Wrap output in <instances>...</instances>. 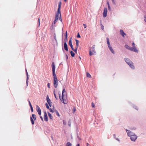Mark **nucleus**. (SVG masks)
Listing matches in <instances>:
<instances>
[{"instance_id":"obj_41","label":"nucleus","mask_w":146,"mask_h":146,"mask_svg":"<svg viewBox=\"0 0 146 146\" xmlns=\"http://www.w3.org/2000/svg\"><path fill=\"white\" fill-rule=\"evenodd\" d=\"M54 97L56 99H57V98L56 97V95L55 94V93L54 92Z\"/></svg>"},{"instance_id":"obj_3","label":"nucleus","mask_w":146,"mask_h":146,"mask_svg":"<svg viewBox=\"0 0 146 146\" xmlns=\"http://www.w3.org/2000/svg\"><path fill=\"white\" fill-rule=\"evenodd\" d=\"M61 3L60 1L58 3V8L57 12L56 14L55 18L56 19H58L59 15L60 14H61L60 10L61 8Z\"/></svg>"},{"instance_id":"obj_11","label":"nucleus","mask_w":146,"mask_h":146,"mask_svg":"<svg viewBox=\"0 0 146 146\" xmlns=\"http://www.w3.org/2000/svg\"><path fill=\"white\" fill-rule=\"evenodd\" d=\"M44 119L45 121H48V118L47 117V114L46 111L44 112Z\"/></svg>"},{"instance_id":"obj_4","label":"nucleus","mask_w":146,"mask_h":146,"mask_svg":"<svg viewBox=\"0 0 146 146\" xmlns=\"http://www.w3.org/2000/svg\"><path fill=\"white\" fill-rule=\"evenodd\" d=\"M59 98L61 101L64 104H66L68 102L66 96H62V97H61L60 95Z\"/></svg>"},{"instance_id":"obj_42","label":"nucleus","mask_w":146,"mask_h":146,"mask_svg":"<svg viewBox=\"0 0 146 146\" xmlns=\"http://www.w3.org/2000/svg\"><path fill=\"white\" fill-rule=\"evenodd\" d=\"M112 2L114 4H115V0H112Z\"/></svg>"},{"instance_id":"obj_21","label":"nucleus","mask_w":146,"mask_h":146,"mask_svg":"<svg viewBox=\"0 0 146 146\" xmlns=\"http://www.w3.org/2000/svg\"><path fill=\"white\" fill-rule=\"evenodd\" d=\"M70 53L72 57H73L74 56L75 54L72 51H71Z\"/></svg>"},{"instance_id":"obj_57","label":"nucleus","mask_w":146,"mask_h":146,"mask_svg":"<svg viewBox=\"0 0 146 146\" xmlns=\"http://www.w3.org/2000/svg\"><path fill=\"white\" fill-rule=\"evenodd\" d=\"M38 23H39V26L40 25V19L39 18L38 19Z\"/></svg>"},{"instance_id":"obj_59","label":"nucleus","mask_w":146,"mask_h":146,"mask_svg":"<svg viewBox=\"0 0 146 146\" xmlns=\"http://www.w3.org/2000/svg\"><path fill=\"white\" fill-rule=\"evenodd\" d=\"M107 4H108V5H110V4H109V3L108 2Z\"/></svg>"},{"instance_id":"obj_48","label":"nucleus","mask_w":146,"mask_h":146,"mask_svg":"<svg viewBox=\"0 0 146 146\" xmlns=\"http://www.w3.org/2000/svg\"><path fill=\"white\" fill-rule=\"evenodd\" d=\"M83 25L84 26V28H86V27L87 26L85 24H83Z\"/></svg>"},{"instance_id":"obj_7","label":"nucleus","mask_w":146,"mask_h":146,"mask_svg":"<svg viewBox=\"0 0 146 146\" xmlns=\"http://www.w3.org/2000/svg\"><path fill=\"white\" fill-rule=\"evenodd\" d=\"M46 100L50 106L51 107L52 106V102H51V100L49 99L48 95H47L46 96Z\"/></svg>"},{"instance_id":"obj_50","label":"nucleus","mask_w":146,"mask_h":146,"mask_svg":"<svg viewBox=\"0 0 146 146\" xmlns=\"http://www.w3.org/2000/svg\"><path fill=\"white\" fill-rule=\"evenodd\" d=\"M108 45V46L109 48H111V45H110V44H109V45Z\"/></svg>"},{"instance_id":"obj_32","label":"nucleus","mask_w":146,"mask_h":146,"mask_svg":"<svg viewBox=\"0 0 146 146\" xmlns=\"http://www.w3.org/2000/svg\"><path fill=\"white\" fill-rule=\"evenodd\" d=\"M66 92V90L65 89H63L62 91V96H64V93Z\"/></svg>"},{"instance_id":"obj_44","label":"nucleus","mask_w":146,"mask_h":146,"mask_svg":"<svg viewBox=\"0 0 146 146\" xmlns=\"http://www.w3.org/2000/svg\"><path fill=\"white\" fill-rule=\"evenodd\" d=\"M50 83H48L47 84V86L49 88H50Z\"/></svg>"},{"instance_id":"obj_37","label":"nucleus","mask_w":146,"mask_h":146,"mask_svg":"<svg viewBox=\"0 0 146 146\" xmlns=\"http://www.w3.org/2000/svg\"><path fill=\"white\" fill-rule=\"evenodd\" d=\"M59 20L61 21H62V19L61 18V14H60V15Z\"/></svg>"},{"instance_id":"obj_27","label":"nucleus","mask_w":146,"mask_h":146,"mask_svg":"<svg viewBox=\"0 0 146 146\" xmlns=\"http://www.w3.org/2000/svg\"><path fill=\"white\" fill-rule=\"evenodd\" d=\"M76 46L75 48H78V43H79V41H78V40L76 39Z\"/></svg>"},{"instance_id":"obj_60","label":"nucleus","mask_w":146,"mask_h":146,"mask_svg":"<svg viewBox=\"0 0 146 146\" xmlns=\"http://www.w3.org/2000/svg\"><path fill=\"white\" fill-rule=\"evenodd\" d=\"M76 146H80V145L79 144H78L76 145Z\"/></svg>"},{"instance_id":"obj_49","label":"nucleus","mask_w":146,"mask_h":146,"mask_svg":"<svg viewBox=\"0 0 146 146\" xmlns=\"http://www.w3.org/2000/svg\"><path fill=\"white\" fill-rule=\"evenodd\" d=\"M28 102H29V106H30L31 105V103L29 100H28Z\"/></svg>"},{"instance_id":"obj_19","label":"nucleus","mask_w":146,"mask_h":146,"mask_svg":"<svg viewBox=\"0 0 146 146\" xmlns=\"http://www.w3.org/2000/svg\"><path fill=\"white\" fill-rule=\"evenodd\" d=\"M109 49L110 51L111 52V53H112L113 54H114L115 53V52L112 49V47L109 48Z\"/></svg>"},{"instance_id":"obj_20","label":"nucleus","mask_w":146,"mask_h":146,"mask_svg":"<svg viewBox=\"0 0 146 146\" xmlns=\"http://www.w3.org/2000/svg\"><path fill=\"white\" fill-rule=\"evenodd\" d=\"M138 50L136 49L135 46H134V47H133V51L137 52H138Z\"/></svg>"},{"instance_id":"obj_28","label":"nucleus","mask_w":146,"mask_h":146,"mask_svg":"<svg viewBox=\"0 0 146 146\" xmlns=\"http://www.w3.org/2000/svg\"><path fill=\"white\" fill-rule=\"evenodd\" d=\"M106 40L108 45H109V44H110V42L109 41V39L107 37L106 38Z\"/></svg>"},{"instance_id":"obj_31","label":"nucleus","mask_w":146,"mask_h":146,"mask_svg":"<svg viewBox=\"0 0 146 146\" xmlns=\"http://www.w3.org/2000/svg\"><path fill=\"white\" fill-rule=\"evenodd\" d=\"M68 124L69 126H70V127L71 126V122L70 120H69L68 122Z\"/></svg>"},{"instance_id":"obj_10","label":"nucleus","mask_w":146,"mask_h":146,"mask_svg":"<svg viewBox=\"0 0 146 146\" xmlns=\"http://www.w3.org/2000/svg\"><path fill=\"white\" fill-rule=\"evenodd\" d=\"M25 70H26V76H27V79H26V83L27 86L28 85V82H29V81H28V80H29V75H28V73L27 70L26 68L25 69Z\"/></svg>"},{"instance_id":"obj_62","label":"nucleus","mask_w":146,"mask_h":146,"mask_svg":"<svg viewBox=\"0 0 146 146\" xmlns=\"http://www.w3.org/2000/svg\"><path fill=\"white\" fill-rule=\"evenodd\" d=\"M66 0H64V1L65 2H66Z\"/></svg>"},{"instance_id":"obj_40","label":"nucleus","mask_w":146,"mask_h":146,"mask_svg":"<svg viewBox=\"0 0 146 146\" xmlns=\"http://www.w3.org/2000/svg\"><path fill=\"white\" fill-rule=\"evenodd\" d=\"M77 37L78 38H80V36L79 33H78V34L77 35Z\"/></svg>"},{"instance_id":"obj_54","label":"nucleus","mask_w":146,"mask_h":146,"mask_svg":"<svg viewBox=\"0 0 146 146\" xmlns=\"http://www.w3.org/2000/svg\"><path fill=\"white\" fill-rule=\"evenodd\" d=\"M132 44L133 45V47H134V46H135V43L134 42H133Z\"/></svg>"},{"instance_id":"obj_24","label":"nucleus","mask_w":146,"mask_h":146,"mask_svg":"<svg viewBox=\"0 0 146 146\" xmlns=\"http://www.w3.org/2000/svg\"><path fill=\"white\" fill-rule=\"evenodd\" d=\"M53 36H54V39H55L56 42L57 43V39H56V35L55 33H54V34Z\"/></svg>"},{"instance_id":"obj_58","label":"nucleus","mask_w":146,"mask_h":146,"mask_svg":"<svg viewBox=\"0 0 146 146\" xmlns=\"http://www.w3.org/2000/svg\"><path fill=\"white\" fill-rule=\"evenodd\" d=\"M86 146H89V144L88 143H87L86 144Z\"/></svg>"},{"instance_id":"obj_8","label":"nucleus","mask_w":146,"mask_h":146,"mask_svg":"<svg viewBox=\"0 0 146 146\" xmlns=\"http://www.w3.org/2000/svg\"><path fill=\"white\" fill-rule=\"evenodd\" d=\"M107 12V9L106 8H105L104 9V11L103 13V17H106Z\"/></svg>"},{"instance_id":"obj_14","label":"nucleus","mask_w":146,"mask_h":146,"mask_svg":"<svg viewBox=\"0 0 146 146\" xmlns=\"http://www.w3.org/2000/svg\"><path fill=\"white\" fill-rule=\"evenodd\" d=\"M64 47L65 50L66 51H68V46L66 42H65L64 44Z\"/></svg>"},{"instance_id":"obj_56","label":"nucleus","mask_w":146,"mask_h":146,"mask_svg":"<svg viewBox=\"0 0 146 146\" xmlns=\"http://www.w3.org/2000/svg\"><path fill=\"white\" fill-rule=\"evenodd\" d=\"M66 59H68V56L67 54L66 55Z\"/></svg>"},{"instance_id":"obj_61","label":"nucleus","mask_w":146,"mask_h":146,"mask_svg":"<svg viewBox=\"0 0 146 146\" xmlns=\"http://www.w3.org/2000/svg\"><path fill=\"white\" fill-rule=\"evenodd\" d=\"M30 106V108H31L32 107H33L32 105Z\"/></svg>"},{"instance_id":"obj_38","label":"nucleus","mask_w":146,"mask_h":146,"mask_svg":"<svg viewBox=\"0 0 146 146\" xmlns=\"http://www.w3.org/2000/svg\"><path fill=\"white\" fill-rule=\"evenodd\" d=\"M49 109V110L50 111V112H54V111H53V110L51 108H49V109Z\"/></svg>"},{"instance_id":"obj_6","label":"nucleus","mask_w":146,"mask_h":146,"mask_svg":"<svg viewBox=\"0 0 146 146\" xmlns=\"http://www.w3.org/2000/svg\"><path fill=\"white\" fill-rule=\"evenodd\" d=\"M51 66L52 68V75H55V74H55V66L53 62L52 63Z\"/></svg>"},{"instance_id":"obj_12","label":"nucleus","mask_w":146,"mask_h":146,"mask_svg":"<svg viewBox=\"0 0 146 146\" xmlns=\"http://www.w3.org/2000/svg\"><path fill=\"white\" fill-rule=\"evenodd\" d=\"M132 69H134L135 68V67L133 65V63L132 62H129V63H128L127 64Z\"/></svg>"},{"instance_id":"obj_15","label":"nucleus","mask_w":146,"mask_h":146,"mask_svg":"<svg viewBox=\"0 0 146 146\" xmlns=\"http://www.w3.org/2000/svg\"><path fill=\"white\" fill-rule=\"evenodd\" d=\"M120 33L121 35L123 37H124V35H126V34L121 29L120 30Z\"/></svg>"},{"instance_id":"obj_35","label":"nucleus","mask_w":146,"mask_h":146,"mask_svg":"<svg viewBox=\"0 0 146 146\" xmlns=\"http://www.w3.org/2000/svg\"><path fill=\"white\" fill-rule=\"evenodd\" d=\"M58 19H56L55 18V19L54 21V24H55L56 22L58 21Z\"/></svg>"},{"instance_id":"obj_30","label":"nucleus","mask_w":146,"mask_h":146,"mask_svg":"<svg viewBox=\"0 0 146 146\" xmlns=\"http://www.w3.org/2000/svg\"><path fill=\"white\" fill-rule=\"evenodd\" d=\"M77 48H75V49H74L73 48V49H72L73 51H74L76 53H77Z\"/></svg>"},{"instance_id":"obj_64","label":"nucleus","mask_w":146,"mask_h":146,"mask_svg":"<svg viewBox=\"0 0 146 146\" xmlns=\"http://www.w3.org/2000/svg\"><path fill=\"white\" fill-rule=\"evenodd\" d=\"M76 110V109H75V110H74V111Z\"/></svg>"},{"instance_id":"obj_9","label":"nucleus","mask_w":146,"mask_h":146,"mask_svg":"<svg viewBox=\"0 0 146 146\" xmlns=\"http://www.w3.org/2000/svg\"><path fill=\"white\" fill-rule=\"evenodd\" d=\"M36 110L38 114L39 115H41V110L39 107L37 105L36 106Z\"/></svg>"},{"instance_id":"obj_18","label":"nucleus","mask_w":146,"mask_h":146,"mask_svg":"<svg viewBox=\"0 0 146 146\" xmlns=\"http://www.w3.org/2000/svg\"><path fill=\"white\" fill-rule=\"evenodd\" d=\"M67 31H66L65 33V38H64V40L66 41L67 40L68 38H67Z\"/></svg>"},{"instance_id":"obj_53","label":"nucleus","mask_w":146,"mask_h":146,"mask_svg":"<svg viewBox=\"0 0 146 146\" xmlns=\"http://www.w3.org/2000/svg\"><path fill=\"white\" fill-rule=\"evenodd\" d=\"M63 123L64 125H66V122L64 121H63Z\"/></svg>"},{"instance_id":"obj_47","label":"nucleus","mask_w":146,"mask_h":146,"mask_svg":"<svg viewBox=\"0 0 146 146\" xmlns=\"http://www.w3.org/2000/svg\"><path fill=\"white\" fill-rule=\"evenodd\" d=\"M101 29H104V26H103V25H102V24L101 25Z\"/></svg>"},{"instance_id":"obj_26","label":"nucleus","mask_w":146,"mask_h":146,"mask_svg":"<svg viewBox=\"0 0 146 146\" xmlns=\"http://www.w3.org/2000/svg\"><path fill=\"white\" fill-rule=\"evenodd\" d=\"M125 48H126V49H127L129 50V49H130V47L129 46H128L127 45H125Z\"/></svg>"},{"instance_id":"obj_51","label":"nucleus","mask_w":146,"mask_h":146,"mask_svg":"<svg viewBox=\"0 0 146 146\" xmlns=\"http://www.w3.org/2000/svg\"><path fill=\"white\" fill-rule=\"evenodd\" d=\"M31 111L32 112H33V107H32L31 108Z\"/></svg>"},{"instance_id":"obj_36","label":"nucleus","mask_w":146,"mask_h":146,"mask_svg":"<svg viewBox=\"0 0 146 146\" xmlns=\"http://www.w3.org/2000/svg\"><path fill=\"white\" fill-rule=\"evenodd\" d=\"M133 108L135 109L136 110H138V108L136 106H134Z\"/></svg>"},{"instance_id":"obj_34","label":"nucleus","mask_w":146,"mask_h":146,"mask_svg":"<svg viewBox=\"0 0 146 146\" xmlns=\"http://www.w3.org/2000/svg\"><path fill=\"white\" fill-rule=\"evenodd\" d=\"M45 106H46V107L47 109H49V106L48 104L47 103H46L45 104Z\"/></svg>"},{"instance_id":"obj_33","label":"nucleus","mask_w":146,"mask_h":146,"mask_svg":"<svg viewBox=\"0 0 146 146\" xmlns=\"http://www.w3.org/2000/svg\"><path fill=\"white\" fill-rule=\"evenodd\" d=\"M56 115L58 116H60V114L58 112V111H57V110H56Z\"/></svg>"},{"instance_id":"obj_55","label":"nucleus","mask_w":146,"mask_h":146,"mask_svg":"<svg viewBox=\"0 0 146 146\" xmlns=\"http://www.w3.org/2000/svg\"><path fill=\"white\" fill-rule=\"evenodd\" d=\"M113 136L114 138L115 139L116 138L115 137V134H114L113 135Z\"/></svg>"},{"instance_id":"obj_16","label":"nucleus","mask_w":146,"mask_h":146,"mask_svg":"<svg viewBox=\"0 0 146 146\" xmlns=\"http://www.w3.org/2000/svg\"><path fill=\"white\" fill-rule=\"evenodd\" d=\"M124 60H125V62H126L127 64H128V63H129V62H131V61L130 60V59H129L128 58H125Z\"/></svg>"},{"instance_id":"obj_1","label":"nucleus","mask_w":146,"mask_h":146,"mask_svg":"<svg viewBox=\"0 0 146 146\" xmlns=\"http://www.w3.org/2000/svg\"><path fill=\"white\" fill-rule=\"evenodd\" d=\"M126 131L127 134V135L130 137L131 141H135L137 138V136L129 130L126 129Z\"/></svg>"},{"instance_id":"obj_52","label":"nucleus","mask_w":146,"mask_h":146,"mask_svg":"<svg viewBox=\"0 0 146 146\" xmlns=\"http://www.w3.org/2000/svg\"><path fill=\"white\" fill-rule=\"evenodd\" d=\"M40 117L41 119V120L42 121H43V118L41 116H40Z\"/></svg>"},{"instance_id":"obj_43","label":"nucleus","mask_w":146,"mask_h":146,"mask_svg":"<svg viewBox=\"0 0 146 146\" xmlns=\"http://www.w3.org/2000/svg\"><path fill=\"white\" fill-rule=\"evenodd\" d=\"M133 47H130V48L129 49L130 50L133 51Z\"/></svg>"},{"instance_id":"obj_63","label":"nucleus","mask_w":146,"mask_h":146,"mask_svg":"<svg viewBox=\"0 0 146 146\" xmlns=\"http://www.w3.org/2000/svg\"><path fill=\"white\" fill-rule=\"evenodd\" d=\"M53 23L52 24V26L53 25Z\"/></svg>"},{"instance_id":"obj_5","label":"nucleus","mask_w":146,"mask_h":146,"mask_svg":"<svg viewBox=\"0 0 146 146\" xmlns=\"http://www.w3.org/2000/svg\"><path fill=\"white\" fill-rule=\"evenodd\" d=\"M54 76V86L55 88H56L58 84V81L56 74L53 75Z\"/></svg>"},{"instance_id":"obj_29","label":"nucleus","mask_w":146,"mask_h":146,"mask_svg":"<svg viewBox=\"0 0 146 146\" xmlns=\"http://www.w3.org/2000/svg\"><path fill=\"white\" fill-rule=\"evenodd\" d=\"M66 146H72V144L70 142H68L66 145Z\"/></svg>"},{"instance_id":"obj_17","label":"nucleus","mask_w":146,"mask_h":146,"mask_svg":"<svg viewBox=\"0 0 146 146\" xmlns=\"http://www.w3.org/2000/svg\"><path fill=\"white\" fill-rule=\"evenodd\" d=\"M30 118L32 124V125H34L35 123L34 121L33 120L34 119L32 118V117H30Z\"/></svg>"},{"instance_id":"obj_22","label":"nucleus","mask_w":146,"mask_h":146,"mask_svg":"<svg viewBox=\"0 0 146 146\" xmlns=\"http://www.w3.org/2000/svg\"><path fill=\"white\" fill-rule=\"evenodd\" d=\"M48 116H49V118L50 119H52V116L51 114L49 112H48Z\"/></svg>"},{"instance_id":"obj_23","label":"nucleus","mask_w":146,"mask_h":146,"mask_svg":"<svg viewBox=\"0 0 146 146\" xmlns=\"http://www.w3.org/2000/svg\"><path fill=\"white\" fill-rule=\"evenodd\" d=\"M32 118L34 119V120H35L36 119V115L34 114H32Z\"/></svg>"},{"instance_id":"obj_25","label":"nucleus","mask_w":146,"mask_h":146,"mask_svg":"<svg viewBox=\"0 0 146 146\" xmlns=\"http://www.w3.org/2000/svg\"><path fill=\"white\" fill-rule=\"evenodd\" d=\"M86 76L87 77H88L90 78H92L91 75L88 72L86 73Z\"/></svg>"},{"instance_id":"obj_39","label":"nucleus","mask_w":146,"mask_h":146,"mask_svg":"<svg viewBox=\"0 0 146 146\" xmlns=\"http://www.w3.org/2000/svg\"><path fill=\"white\" fill-rule=\"evenodd\" d=\"M92 106L93 108H94L95 107V105L93 102L92 103Z\"/></svg>"},{"instance_id":"obj_45","label":"nucleus","mask_w":146,"mask_h":146,"mask_svg":"<svg viewBox=\"0 0 146 146\" xmlns=\"http://www.w3.org/2000/svg\"><path fill=\"white\" fill-rule=\"evenodd\" d=\"M115 139L117 140V141L118 142H120V140L118 139V138H116Z\"/></svg>"},{"instance_id":"obj_13","label":"nucleus","mask_w":146,"mask_h":146,"mask_svg":"<svg viewBox=\"0 0 146 146\" xmlns=\"http://www.w3.org/2000/svg\"><path fill=\"white\" fill-rule=\"evenodd\" d=\"M72 38H70V40H69V45L71 47L72 49H73V46L72 45Z\"/></svg>"},{"instance_id":"obj_46","label":"nucleus","mask_w":146,"mask_h":146,"mask_svg":"<svg viewBox=\"0 0 146 146\" xmlns=\"http://www.w3.org/2000/svg\"><path fill=\"white\" fill-rule=\"evenodd\" d=\"M108 9L109 10H111V7L110 6V5H108Z\"/></svg>"},{"instance_id":"obj_2","label":"nucleus","mask_w":146,"mask_h":146,"mask_svg":"<svg viewBox=\"0 0 146 146\" xmlns=\"http://www.w3.org/2000/svg\"><path fill=\"white\" fill-rule=\"evenodd\" d=\"M95 45H94L92 47L89 48V54L90 56L92 55H95L96 54V52L95 50Z\"/></svg>"}]
</instances>
